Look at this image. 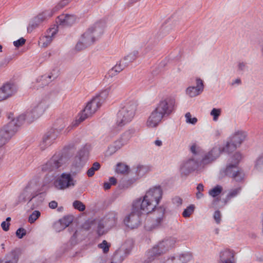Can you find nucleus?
<instances>
[{
  "label": "nucleus",
  "mask_w": 263,
  "mask_h": 263,
  "mask_svg": "<svg viewBox=\"0 0 263 263\" xmlns=\"http://www.w3.org/2000/svg\"><path fill=\"white\" fill-rule=\"evenodd\" d=\"M196 86H190L186 90V93L192 98L198 96L203 91V81L200 78H196Z\"/></svg>",
  "instance_id": "obj_21"
},
{
  "label": "nucleus",
  "mask_w": 263,
  "mask_h": 263,
  "mask_svg": "<svg viewBox=\"0 0 263 263\" xmlns=\"http://www.w3.org/2000/svg\"><path fill=\"white\" fill-rule=\"evenodd\" d=\"M36 196L37 195L34 192V189L32 187L31 184L29 183L18 196V201L19 202H23L29 200L28 203H29L33 199L35 198Z\"/></svg>",
  "instance_id": "obj_16"
},
{
  "label": "nucleus",
  "mask_w": 263,
  "mask_h": 263,
  "mask_svg": "<svg viewBox=\"0 0 263 263\" xmlns=\"http://www.w3.org/2000/svg\"><path fill=\"white\" fill-rule=\"evenodd\" d=\"M56 124L57 128L55 129H51L43 136L40 144V148L42 150H44L50 146L58 137V130H61L66 126L65 123L62 119L58 120Z\"/></svg>",
  "instance_id": "obj_8"
},
{
  "label": "nucleus",
  "mask_w": 263,
  "mask_h": 263,
  "mask_svg": "<svg viewBox=\"0 0 263 263\" xmlns=\"http://www.w3.org/2000/svg\"><path fill=\"white\" fill-rule=\"evenodd\" d=\"M125 66L121 63V61H120L119 63H117L115 66L112 67L115 71L118 73L120 72L123 69L125 68Z\"/></svg>",
  "instance_id": "obj_52"
},
{
  "label": "nucleus",
  "mask_w": 263,
  "mask_h": 263,
  "mask_svg": "<svg viewBox=\"0 0 263 263\" xmlns=\"http://www.w3.org/2000/svg\"><path fill=\"white\" fill-rule=\"evenodd\" d=\"M9 62V60L8 59H4L0 63V67L6 66Z\"/></svg>",
  "instance_id": "obj_63"
},
{
  "label": "nucleus",
  "mask_w": 263,
  "mask_h": 263,
  "mask_svg": "<svg viewBox=\"0 0 263 263\" xmlns=\"http://www.w3.org/2000/svg\"><path fill=\"white\" fill-rule=\"evenodd\" d=\"M136 104L134 102H129L119 111L117 114L116 124L122 127L130 122L134 117Z\"/></svg>",
  "instance_id": "obj_7"
},
{
  "label": "nucleus",
  "mask_w": 263,
  "mask_h": 263,
  "mask_svg": "<svg viewBox=\"0 0 263 263\" xmlns=\"http://www.w3.org/2000/svg\"><path fill=\"white\" fill-rule=\"evenodd\" d=\"M58 32L57 27L49 28L45 35L41 36L39 41V45L42 47H47L52 42L53 38Z\"/></svg>",
  "instance_id": "obj_18"
},
{
  "label": "nucleus",
  "mask_w": 263,
  "mask_h": 263,
  "mask_svg": "<svg viewBox=\"0 0 263 263\" xmlns=\"http://www.w3.org/2000/svg\"><path fill=\"white\" fill-rule=\"evenodd\" d=\"M98 247L102 249L104 253H106L109 251V245L105 240L101 243L98 245Z\"/></svg>",
  "instance_id": "obj_49"
},
{
  "label": "nucleus",
  "mask_w": 263,
  "mask_h": 263,
  "mask_svg": "<svg viewBox=\"0 0 263 263\" xmlns=\"http://www.w3.org/2000/svg\"><path fill=\"white\" fill-rule=\"evenodd\" d=\"M50 208L54 209L58 206V203L55 201H52L49 203Z\"/></svg>",
  "instance_id": "obj_62"
},
{
  "label": "nucleus",
  "mask_w": 263,
  "mask_h": 263,
  "mask_svg": "<svg viewBox=\"0 0 263 263\" xmlns=\"http://www.w3.org/2000/svg\"><path fill=\"white\" fill-rule=\"evenodd\" d=\"M70 0H62L52 9L46 10L39 13L36 17L43 23L44 21L51 17L53 14L60 9L63 8L67 5Z\"/></svg>",
  "instance_id": "obj_14"
},
{
  "label": "nucleus",
  "mask_w": 263,
  "mask_h": 263,
  "mask_svg": "<svg viewBox=\"0 0 263 263\" xmlns=\"http://www.w3.org/2000/svg\"><path fill=\"white\" fill-rule=\"evenodd\" d=\"M76 21V17L73 15L62 14L57 18V23L63 26L72 25Z\"/></svg>",
  "instance_id": "obj_24"
},
{
  "label": "nucleus",
  "mask_w": 263,
  "mask_h": 263,
  "mask_svg": "<svg viewBox=\"0 0 263 263\" xmlns=\"http://www.w3.org/2000/svg\"><path fill=\"white\" fill-rule=\"evenodd\" d=\"M214 219L215 220L216 222L217 223H219L221 221V213L218 210L214 212Z\"/></svg>",
  "instance_id": "obj_55"
},
{
  "label": "nucleus",
  "mask_w": 263,
  "mask_h": 263,
  "mask_svg": "<svg viewBox=\"0 0 263 263\" xmlns=\"http://www.w3.org/2000/svg\"><path fill=\"white\" fill-rule=\"evenodd\" d=\"M222 191V187L221 185H217L214 188L210 190L209 194L213 197H216L218 196Z\"/></svg>",
  "instance_id": "obj_37"
},
{
  "label": "nucleus",
  "mask_w": 263,
  "mask_h": 263,
  "mask_svg": "<svg viewBox=\"0 0 263 263\" xmlns=\"http://www.w3.org/2000/svg\"><path fill=\"white\" fill-rule=\"evenodd\" d=\"M138 54L137 51H134L133 53H130L127 55L125 56L122 61H121L122 63L124 66L126 67L128 66L129 63L133 62L136 59L137 55Z\"/></svg>",
  "instance_id": "obj_31"
},
{
  "label": "nucleus",
  "mask_w": 263,
  "mask_h": 263,
  "mask_svg": "<svg viewBox=\"0 0 263 263\" xmlns=\"http://www.w3.org/2000/svg\"><path fill=\"white\" fill-rule=\"evenodd\" d=\"M130 138V136L128 132L124 133L120 139L116 141L114 143L108 146L107 151V154L109 155L114 154L118 150L120 149L123 145L127 144Z\"/></svg>",
  "instance_id": "obj_13"
},
{
  "label": "nucleus",
  "mask_w": 263,
  "mask_h": 263,
  "mask_svg": "<svg viewBox=\"0 0 263 263\" xmlns=\"http://www.w3.org/2000/svg\"><path fill=\"white\" fill-rule=\"evenodd\" d=\"M104 228L103 222L102 221H99L97 227V232L99 235H102L104 234Z\"/></svg>",
  "instance_id": "obj_51"
},
{
  "label": "nucleus",
  "mask_w": 263,
  "mask_h": 263,
  "mask_svg": "<svg viewBox=\"0 0 263 263\" xmlns=\"http://www.w3.org/2000/svg\"><path fill=\"white\" fill-rule=\"evenodd\" d=\"M42 23L40 21V18L36 16L34 17L32 21L30 22L28 27H27V31L28 32H31L33 29L38 27Z\"/></svg>",
  "instance_id": "obj_33"
},
{
  "label": "nucleus",
  "mask_w": 263,
  "mask_h": 263,
  "mask_svg": "<svg viewBox=\"0 0 263 263\" xmlns=\"http://www.w3.org/2000/svg\"><path fill=\"white\" fill-rule=\"evenodd\" d=\"M198 161L191 158L183 162L180 166V172L182 175H187L198 167Z\"/></svg>",
  "instance_id": "obj_17"
},
{
  "label": "nucleus",
  "mask_w": 263,
  "mask_h": 263,
  "mask_svg": "<svg viewBox=\"0 0 263 263\" xmlns=\"http://www.w3.org/2000/svg\"><path fill=\"white\" fill-rule=\"evenodd\" d=\"M103 31L102 23L95 24L82 35L75 46L76 50L81 51L93 44L96 39L103 33Z\"/></svg>",
  "instance_id": "obj_5"
},
{
  "label": "nucleus",
  "mask_w": 263,
  "mask_h": 263,
  "mask_svg": "<svg viewBox=\"0 0 263 263\" xmlns=\"http://www.w3.org/2000/svg\"><path fill=\"white\" fill-rule=\"evenodd\" d=\"M221 147H213L202 159V162L204 164L209 163L218 158L222 153Z\"/></svg>",
  "instance_id": "obj_22"
},
{
  "label": "nucleus",
  "mask_w": 263,
  "mask_h": 263,
  "mask_svg": "<svg viewBox=\"0 0 263 263\" xmlns=\"http://www.w3.org/2000/svg\"><path fill=\"white\" fill-rule=\"evenodd\" d=\"M41 213L39 211H34L29 216L28 218V221L30 223L34 222V221L40 216Z\"/></svg>",
  "instance_id": "obj_46"
},
{
  "label": "nucleus",
  "mask_w": 263,
  "mask_h": 263,
  "mask_svg": "<svg viewBox=\"0 0 263 263\" xmlns=\"http://www.w3.org/2000/svg\"><path fill=\"white\" fill-rule=\"evenodd\" d=\"M236 182H241L245 178V174L241 170H237L236 172L231 177Z\"/></svg>",
  "instance_id": "obj_36"
},
{
  "label": "nucleus",
  "mask_w": 263,
  "mask_h": 263,
  "mask_svg": "<svg viewBox=\"0 0 263 263\" xmlns=\"http://www.w3.org/2000/svg\"><path fill=\"white\" fill-rule=\"evenodd\" d=\"M72 221V216H65L54 223V229L57 231L60 232L68 227Z\"/></svg>",
  "instance_id": "obj_23"
},
{
  "label": "nucleus",
  "mask_w": 263,
  "mask_h": 263,
  "mask_svg": "<svg viewBox=\"0 0 263 263\" xmlns=\"http://www.w3.org/2000/svg\"><path fill=\"white\" fill-rule=\"evenodd\" d=\"M175 100L172 98L162 99L152 111L146 122L148 128L157 127L163 120L167 119L175 111Z\"/></svg>",
  "instance_id": "obj_1"
},
{
  "label": "nucleus",
  "mask_w": 263,
  "mask_h": 263,
  "mask_svg": "<svg viewBox=\"0 0 263 263\" xmlns=\"http://www.w3.org/2000/svg\"><path fill=\"white\" fill-rule=\"evenodd\" d=\"M100 167V164L99 162H96L93 163L92 166L87 172V176L88 177H92L95 174V172L98 171Z\"/></svg>",
  "instance_id": "obj_38"
},
{
  "label": "nucleus",
  "mask_w": 263,
  "mask_h": 263,
  "mask_svg": "<svg viewBox=\"0 0 263 263\" xmlns=\"http://www.w3.org/2000/svg\"><path fill=\"white\" fill-rule=\"evenodd\" d=\"M119 73L115 70L112 68H111L108 72V76L110 78H112L113 77L117 75Z\"/></svg>",
  "instance_id": "obj_60"
},
{
  "label": "nucleus",
  "mask_w": 263,
  "mask_h": 263,
  "mask_svg": "<svg viewBox=\"0 0 263 263\" xmlns=\"http://www.w3.org/2000/svg\"><path fill=\"white\" fill-rule=\"evenodd\" d=\"M129 170V166L123 163H118L117 164L116 171L118 174H125L128 173Z\"/></svg>",
  "instance_id": "obj_34"
},
{
  "label": "nucleus",
  "mask_w": 263,
  "mask_h": 263,
  "mask_svg": "<svg viewBox=\"0 0 263 263\" xmlns=\"http://www.w3.org/2000/svg\"><path fill=\"white\" fill-rule=\"evenodd\" d=\"M237 170H238L237 166L228 163L226 168L223 170V172L226 175L232 177Z\"/></svg>",
  "instance_id": "obj_32"
},
{
  "label": "nucleus",
  "mask_w": 263,
  "mask_h": 263,
  "mask_svg": "<svg viewBox=\"0 0 263 263\" xmlns=\"http://www.w3.org/2000/svg\"><path fill=\"white\" fill-rule=\"evenodd\" d=\"M175 242L174 238L171 237L159 241L146 251V258L142 263H152L153 261L159 260L161 256L173 247Z\"/></svg>",
  "instance_id": "obj_4"
},
{
  "label": "nucleus",
  "mask_w": 263,
  "mask_h": 263,
  "mask_svg": "<svg viewBox=\"0 0 263 263\" xmlns=\"http://www.w3.org/2000/svg\"><path fill=\"white\" fill-rule=\"evenodd\" d=\"M118 86L117 83H114L111 86L107 88L106 89L102 90L99 95L96 96L95 98H98L100 102H101V104L104 102L106 99L108 97V95L110 92L111 89H115Z\"/></svg>",
  "instance_id": "obj_28"
},
{
  "label": "nucleus",
  "mask_w": 263,
  "mask_h": 263,
  "mask_svg": "<svg viewBox=\"0 0 263 263\" xmlns=\"http://www.w3.org/2000/svg\"><path fill=\"white\" fill-rule=\"evenodd\" d=\"M66 158L61 152L56 153L45 164L42 166L43 172H53L59 170L66 163Z\"/></svg>",
  "instance_id": "obj_9"
},
{
  "label": "nucleus",
  "mask_w": 263,
  "mask_h": 263,
  "mask_svg": "<svg viewBox=\"0 0 263 263\" xmlns=\"http://www.w3.org/2000/svg\"><path fill=\"white\" fill-rule=\"evenodd\" d=\"M234 256L233 250L224 249L219 253L218 263H235Z\"/></svg>",
  "instance_id": "obj_20"
},
{
  "label": "nucleus",
  "mask_w": 263,
  "mask_h": 263,
  "mask_svg": "<svg viewBox=\"0 0 263 263\" xmlns=\"http://www.w3.org/2000/svg\"><path fill=\"white\" fill-rule=\"evenodd\" d=\"M51 103V100L48 97H45L34 103L30 108L24 114L15 118L22 125L25 120L28 123L33 122L38 119L48 108Z\"/></svg>",
  "instance_id": "obj_3"
},
{
  "label": "nucleus",
  "mask_w": 263,
  "mask_h": 263,
  "mask_svg": "<svg viewBox=\"0 0 263 263\" xmlns=\"http://www.w3.org/2000/svg\"><path fill=\"white\" fill-rule=\"evenodd\" d=\"M52 75H48V76H42L40 81H46V82L42 84L43 85H46L47 84H48L50 82H51L52 80H51V78L52 77Z\"/></svg>",
  "instance_id": "obj_53"
},
{
  "label": "nucleus",
  "mask_w": 263,
  "mask_h": 263,
  "mask_svg": "<svg viewBox=\"0 0 263 263\" xmlns=\"http://www.w3.org/2000/svg\"><path fill=\"white\" fill-rule=\"evenodd\" d=\"M148 171L147 166L142 165H139L137 167L136 174L139 176H142Z\"/></svg>",
  "instance_id": "obj_40"
},
{
  "label": "nucleus",
  "mask_w": 263,
  "mask_h": 263,
  "mask_svg": "<svg viewBox=\"0 0 263 263\" xmlns=\"http://www.w3.org/2000/svg\"><path fill=\"white\" fill-rule=\"evenodd\" d=\"M26 234V230L24 228H19L16 231V236L20 238H22Z\"/></svg>",
  "instance_id": "obj_50"
},
{
  "label": "nucleus",
  "mask_w": 263,
  "mask_h": 263,
  "mask_svg": "<svg viewBox=\"0 0 263 263\" xmlns=\"http://www.w3.org/2000/svg\"><path fill=\"white\" fill-rule=\"evenodd\" d=\"M141 213L138 210H134L133 208L132 213L127 216L124 220L125 224L131 229L138 227L140 224V216Z\"/></svg>",
  "instance_id": "obj_15"
},
{
  "label": "nucleus",
  "mask_w": 263,
  "mask_h": 263,
  "mask_svg": "<svg viewBox=\"0 0 263 263\" xmlns=\"http://www.w3.org/2000/svg\"><path fill=\"white\" fill-rule=\"evenodd\" d=\"M173 203L177 206H180L182 204V199L178 196H176L173 198Z\"/></svg>",
  "instance_id": "obj_56"
},
{
  "label": "nucleus",
  "mask_w": 263,
  "mask_h": 263,
  "mask_svg": "<svg viewBox=\"0 0 263 263\" xmlns=\"http://www.w3.org/2000/svg\"><path fill=\"white\" fill-rule=\"evenodd\" d=\"M3 88L6 89L7 92H8V95L9 98L14 95L17 90L16 86L14 84L11 83H7L4 84L3 85Z\"/></svg>",
  "instance_id": "obj_30"
},
{
  "label": "nucleus",
  "mask_w": 263,
  "mask_h": 263,
  "mask_svg": "<svg viewBox=\"0 0 263 263\" xmlns=\"http://www.w3.org/2000/svg\"><path fill=\"white\" fill-rule=\"evenodd\" d=\"M101 106V102H100L99 98H93L90 102H88L85 108L79 115V118L77 121L79 123L83 121L93 114Z\"/></svg>",
  "instance_id": "obj_10"
},
{
  "label": "nucleus",
  "mask_w": 263,
  "mask_h": 263,
  "mask_svg": "<svg viewBox=\"0 0 263 263\" xmlns=\"http://www.w3.org/2000/svg\"><path fill=\"white\" fill-rule=\"evenodd\" d=\"M156 200H152L146 198L145 195L143 198H138L133 203V207L134 210H138L141 213L148 214L153 211L156 215L155 223L153 224V228L160 226L163 222L165 212V208L163 206L156 208L158 205L156 202Z\"/></svg>",
  "instance_id": "obj_2"
},
{
  "label": "nucleus",
  "mask_w": 263,
  "mask_h": 263,
  "mask_svg": "<svg viewBox=\"0 0 263 263\" xmlns=\"http://www.w3.org/2000/svg\"><path fill=\"white\" fill-rule=\"evenodd\" d=\"M26 40L23 37H21L20 39L14 41L13 42V45L16 47H19L20 46H22L25 43Z\"/></svg>",
  "instance_id": "obj_54"
},
{
  "label": "nucleus",
  "mask_w": 263,
  "mask_h": 263,
  "mask_svg": "<svg viewBox=\"0 0 263 263\" xmlns=\"http://www.w3.org/2000/svg\"><path fill=\"white\" fill-rule=\"evenodd\" d=\"M204 190L203 185L202 183H199L197 186V192H202Z\"/></svg>",
  "instance_id": "obj_64"
},
{
  "label": "nucleus",
  "mask_w": 263,
  "mask_h": 263,
  "mask_svg": "<svg viewBox=\"0 0 263 263\" xmlns=\"http://www.w3.org/2000/svg\"><path fill=\"white\" fill-rule=\"evenodd\" d=\"M180 257L179 255L170 256L165 261V263H182L180 261Z\"/></svg>",
  "instance_id": "obj_47"
},
{
  "label": "nucleus",
  "mask_w": 263,
  "mask_h": 263,
  "mask_svg": "<svg viewBox=\"0 0 263 263\" xmlns=\"http://www.w3.org/2000/svg\"><path fill=\"white\" fill-rule=\"evenodd\" d=\"M20 251L17 249L12 250L6 255V261L0 260V263H17Z\"/></svg>",
  "instance_id": "obj_27"
},
{
  "label": "nucleus",
  "mask_w": 263,
  "mask_h": 263,
  "mask_svg": "<svg viewBox=\"0 0 263 263\" xmlns=\"http://www.w3.org/2000/svg\"><path fill=\"white\" fill-rule=\"evenodd\" d=\"M89 151L86 146L80 149L73 159L72 166L75 167L77 171H79L84 166L88 159Z\"/></svg>",
  "instance_id": "obj_12"
},
{
  "label": "nucleus",
  "mask_w": 263,
  "mask_h": 263,
  "mask_svg": "<svg viewBox=\"0 0 263 263\" xmlns=\"http://www.w3.org/2000/svg\"><path fill=\"white\" fill-rule=\"evenodd\" d=\"M242 158V155L241 154L237 152L235 153L228 160V163H231L235 166L238 165V163H239L240 161L241 160Z\"/></svg>",
  "instance_id": "obj_35"
},
{
  "label": "nucleus",
  "mask_w": 263,
  "mask_h": 263,
  "mask_svg": "<svg viewBox=\"0 0 263 263\" xmlns=\"http://www.w3.org/2000/svg\"><path fill=\"white\" fill-rule=\"evenodd\" d=\"M185 121L187 123L195 125L197 122V119L196 117H192L190 112H186L185 115Z\"/></svg>",
  "instance_id": "obj_41"
},
{
  "label": "nucleus",
  "mask_w": 263,
  "mask_h": 263,
  "mask_svg": "<svg viewBox=\"0 0 263 263\" xmlns=\"http://www.w3.org/2000/svg\"><path fill=\"white\" fill-rule=\"evenodd\" d=\"M233 142L232 140H230L228 141L225 147H221L222 148V152H226L227 153H231L236 149L237 148H234L233 147Z\"/></svg>",
  "instance_id": "obj_44"
},
{
  "label": "nucleus",
  "mask_w": 263,
  "mask_h": 263,
  "mask_svg": "<svg viewBox=\"0 0 263 263\" xmlns=\"http://www.w3.org/2000/svg\"><path fill=\"white\" fill-rule=\"evenodd\" d=\"M221 110L220 108H214L211 111L210 115L213 116V120L216 121L220 115Z\"/></svg>",
  "instance_id": "obj_48"
},
{
  "label": "nucleus",
  "mask_w": 263,
  "mask_h": 263,
  "mask_svg": "<svg viewBox=\"0 0 263 263\" xmlns=\"http://www.w3.org/2000/svg\"><path fill=\"white\" fill-rule=\"evenodd\" d=\"M163 191L160 186H156L149 189L145 193L146 198L152 200H156V204H158L162 198Z\"/></svg>",
  "instance_id": "obj_19"
},
{
  "label": "nucleus",
  "mask_w": 263,
  "mask_h": 263,
  "mask_svg": "<svg viewBox=\"0 0 263 263\" xmlns=\"http://www.w3.org/2000/svg\"><path fill=\"white\" fill-rule=\"evenodd\" d=\"M75 185V181L70 174L63 173L54 181L53 185L55 189L64 190Z\"/></svg>",
  "instance_id": "obj_11"
},
{
  "label": "nucleus",
  "mask_w": 263,
  "mask_h": 263,
  "mask_svg": "<svg viewBox=\"0 0 263 263\" xmlns=\"http://www.w3.org/2000/svg\"><path fill=\"white\" fill-rule=\"evenodd\" d=\"M195 208L194 204L190 205L183 211L182 216L185 218L189 217L193 213Z\"/></svg>",
  "instance_id": "obj_39"
},
{
  "label": "nucleus",
  "mask_w": 263,
  "mask_h": 263,
  "mask_svg": "<svg viewBox=\"0 0 263 263\" xmlns=\"http://www.w3.org/2000/svg\"><path fill=\"white\" fill-rule=\"evenodd\" d=\"M246 137V134L242 131H238L236 132L231 138L230 140L233 142V147L237 148L239 147L242 142L245 140Z\"/></svg>",
  "instance_id": "obj_26"
},
{
  "label": "nucleus",
  "mask_w": 263,
  "mask_h": 263,
  "mask_svg": "<svg viewBox=\"0 0 263 263\" xmlns=\"http://www.w3.org/2000/svg\"><path fill=\"white\" fill-rule=\"evenodd\" d=\"M241 190V187L230 190L224 200V204H227L232 198L236 197L240 193Z\"/></svg>",
  "instance_id": "obj_29"
},
{
  "label": "nucleus",
  "mask_w": 263,
  "mask_h": 263,
  "mask_svg": "<svg viewBox=\"0 0 263 263\" xmlns=\"http://www.w3.org/2000/svg\"><path fill=\"white\" fill-rule=\"evenodd\" d=\"M255 168L259 171L263 172V153L257 159Z\"/></svg>",
  "instance_id": "obj_42"
},
{
  "label": "nucleus",
  "mask_w": 263,
  "mask_h": 263,
  "mask_svg": "<svg viewBox=\"0 0 263 263\" xmlns=\"http://www.w3.org/2000/svg\"><path fill=\"white\" fill-rule=\"evenodd\" d=\"M179 256H180L181 258L180 261H182V263H186L191 260L192 258V254L189 252L180 254Z\"/></svg>",
  "instance_id": "obj_43"
},
{
  "label": "nucleus",
  "mask_w": 263,
  "mask_h": 263,
  "mask_svg": "<svg viewBox=\"0 0 263 263\" xmlns=\"http://www.w3.org/2000/svg\"><path fill=\"white\" fill-rule=\"evenodd\" d=\"M191 152L194 155L197 154L199 151V147L196 144H193L190 148Z\"/></svg>",
  "instance_id": "obj_58"
},
{
  "label": "nucleus",
  "mask_w": 263,
  "mask_h": 263,
  "mask_svg": "<svg viewBox=\"0 0 263 263\" xmlns=\"http://www.w3.org/2000/svg\"><path fill=\"white\" fill-rule=\"evenodd\" d=\"M10 223L6 221H3L1 224V227L3 230L5 231H7L9 229Z\"/></svg>",
  "instance_id": "obj_59"
},
{
  "label": "nucleus",
  "mask_w": 263,
  "mask_h": 263,
  "mask_svg": "<svg viewBox=\"0 0 263 263\" xmlns=\"http://www.w3.org/2000/svg\"><path fill=\"white\" fill-rule=\"evenodd\" d=\"M21 125L18 120L14 118L0 129V148L10 141Z\"/></svg>",
  "instance_id": "obj_6"
},
{
  "label": "nucleus",
  "mask_w": 263,
  "mask_h": 263,
  "mask_svg": "<svg viewBox=\"0 0 263 263\" xmlns=\"http://www.w3.org/2000/svg\"><path fill=\"white\" fill-rule=\"evenodd\" d=\"M8 98L7 96H6L5 93H4V91L0 88V101L6 100Z\"/></svg>",
  "instance_id": "obj_61"
},
{
  "label": "nucleus",
  "mask_w": 263,
  "mask_h": 263,
  "mask_svg": "<svg viewBox=\"0 0 263 263\" xmlns=\"http://www.w3.org/2000/svg\"><path fill=\"white\" fill-rule=\"evenodd\" d=\"M131 251V249H125L124 250H117L113 256L112 260L116 263H121L123 260L129 254Z\"/></svg>",
  "instance_id": "obj_25"
},
{
  "label": "nucleus",
  "mask_w": 263,
  "mask_h": 263,
  "mask_svg": "<svg viewBox=\"0 0 263 263\" xmlns=\"http://www.w3.org/2000/svg\"><path fill=\"white\" fill-rule=\"evenodd\" d=\"M237 66L238 70L240 71H245L247 68L246 63L243 62L238 63Z\"/></svg>",
  "instance_id": "obj_57"
},
{
  "label": "nucleus",
  "mask_w": 263,
  "mask_h": 263,
  "mask_svg": "<svg viewBox=\"0 0 263 263\" xmlns=\"http://www.w3.org/2000/svg\"><path fill=\"white\" fill-rule=\"evenodd\" d=\"M72 205L74 209L81 212L84 211L85 209V205L79 200L74 201L72 203Z\"/></svg>",
  "instance_id": "obj_45"
}]
</instances>
